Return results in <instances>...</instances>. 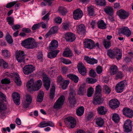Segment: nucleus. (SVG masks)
Returning <instances> with one entry per match:
<instances>
[{"label":"nucleus","instance_id":"f257e3e1","mask_svg":"<svg viewBox=\"0 0 133 133\" xmlns=\"http://www.w3.org/2000/svg\"><path fill=\"white\" fill-rule=\"evenodd\" d=\"M107 54L110 58H116L118 60L120 59L122 56L121 51L118 48H114L113 50H108L107 51Z\"/></svg>","mask_w":133,"mask_h":133},{"label":"nucleus","instance_id":"f03ea898","mask_svg":"<svg viewBox=\"0 0 133 133\" xmlns=\"http://www.w3.org/2000/svg\"><path fill=\"white\" fill-rule=\"evenodd\" d=\"M21 44L22 46L28 49H33L37 46V44L34 39L30 37L22 41Z\"/></svg>","mask_w":133,"mask_h":133},{"label":"nucleus","instance_id":"7ed1b4c3","mask_svg":"<svg viewBox=\"0 0 133 133\" xmlns=\"http://www.w3.org/2000/svg\"><path fill=\"white\" fill-rule=\"evenodd\" d=\"M84 47L85 48L92 49L96 48L97 49H100L99 43H97L95 44L94 42L90 39H86L84 42Z\"/></svg>","mask_w":133,"mask_h":133},{"label":"nucleus","instance_id":"20e7f679","mask_svg":"<svg viewBox=\"0 0 133 133\" xmlns=\"http://www.w3.org/2000/svg\"><path fill=\"white\" fill-rule=\"evenodd\" d=\"M35 67L31 64L25 65L23 68V72L25 75H28L35 70Z\"/></svg>","mask_w":133,"mask_h":133},{"label":"nucleus","instance_id":"39448f33","mask_svg":"<svg viewBox=\"0 0 133 133\" xmlns=\"http://www.w3.org/2000/svg\"><path fill=\"white\" fill-rule=\"evenodd\" d=\"M16 54V57L18 62H24V58L26 55L23 51H19L17 52Z\"/></svg>","mask_w":133,"mask_h":133},{"label":"nucleus","instance_id":"423d86ee","mask_svg":"<svg viewBox=\"0 0 133 133\" xmlns=\"http://www.w3.org/2000/svg\"><path fill=\"white\" fill-rule=\"evenodd\" d=\"M127 85L125 81H123L118 83L116 85L115 90L118 93L121 92L123 91L124 88Z\"/></svg>","mask_w":133,"mask_h":133},{"label":"nucleus","instance_id":"0eeeda50","mask_svg":"<svg viewBox=\"0 0 133 133\" xmlns=\"http://www.w3.org/2000/svg\"><path fill=\"white\" fill-rule=\"evenodd\" d=\"M73 17L76 20L80 19L82 17L83 12L80 9H77L74 10L73 12Z\"/></svg>","mask_w":133,"mask_h":133},{"label":"nucleus","instance_id":"6e6552de","mask_svg":"<svg viewBox=\"0 0 133 133\" xmlns=\"http://www.w3.org/2000/svg\"><path fill=\"white\" fill-rule=\"evenodd\" d=\"M117 14L121 19H125L128 18L130 13L123 9H121L117 12Z\"/></svg>","mask_w":133,"mask_h":133},{"label":"nucleus","instance_id":"1a4fd4ad","mask_svg":"<svg viewBox=\"0 0 133 133\" xmlns=\"http://www.w3.org/2000/svg\"><path fill=\"white\" fill-rule=\"evenodd\" d=\"M119 102L116 99L114 98L111 100L109 102V105L112 109H115L119 105Z\"/></svg>","mask_w":133,"mask_h":133},{"label":"nucleus","instance_id":"9d476101","mask_svg":"<svg viewBox=\"0 0 133 133\" xmlns=\"http://www.w3.org/2000/svg\"><path fill=\"white\" fill-rule=\"evenodd\" d=\"M64 99V96H60L55 103L54 106V108L55 109L59 108L63 104Z\"/></svg>","mask_w":133,"mask_h":133},{"label":"nucleus","instance_id":"9b49d317","mask_svg":"<svg viewBox=\"0 0 133 133\" xmlns=\"http://www.w3.org/2000/svg\"><path fill=\"white\" fill-rule=\"evenodd\" d=\"M118 33L119 34H122L127 37L131 35V32L129 28L127 27H123L120 29Z\"/></svg>","mask_w":133,"mask_h":133},{"label":"nucleus","instance_id":"f8f14e48","mask_svg":"<svg viewBox=\"0 0 133 133\" xmlns=\"http://www.w3.org/2000/svg\"><path fill=\"white\" fill-rule=\"evenodd\" d=\"M124 128L126 132H129L132 130L131 122L129 119L126 120L124 123Z\"/></svg>","mask_w":133,"mask_h":133},{"label":"nucleus","instance_id":"ddd939ff","mask_svg":"<svg viewBox=\"0 0 133 133\" xmlns=\"http://www.w3.org/2000/svg\"><path fill=\"white\" fill-rule=\"evenodd\" d=\"M43 82L44 86L46 89L49 90L50 85L51 82L49 77L46 75L43 76Z\"/></svg>","mask_w":133,"mask_h":133},{"label":"nucleus","instance_id":"4468645a","mask_svg":"<svg viewBox=\"0 0 133 133\" xmlns=\"http://www.w3.org/2000/svg\"><path fill=\"white\" fill-rule=\"evenodd\" d=\"M123 114L125 116L129 117L132 118L133 116V111L130 109L125 108L122 110Z\"/></svg>","mask_w":133,"mask_h":133},{"label":"nucleus","instance_id":"2eb2a0df","mask_svg":"<svg viewBox=\"0 0 133 133\" xmlns=\"http://www.w3.org/2000/svg\"><path fill=\"white\" fill-rule=\"evenodd\" d=\"M78 70L80 74L82 75H85L86 74V69L82 63H80L77 65Z\"/></svg>","mask_w":133,"mask_h":133},{"label":"nucleus","instance_id":"dca6fc26","mask_svg":"<svg viewBox=\"0 0 133 133\" xmlns=\"http://www.w3.org/2000/svg\"><path fill=\"white\" fill-rule=\"evenodd\" d=\"M32 101V98L29 95L27 94L26 96L25 101L23 103V106L25 108H28L31 104Z\"/></svg>","mask_w":133,"mask_h":133},{"label":"nucleus","instance_id":"f3484780","mask_svg":"<svg viewBox=\"0 0 133 133\" xmlns=\"http://www.w3.org/2000/svg\"><path fill=\"white\" fill-rule=\"evenodd\" d=\"M12 97L15 104L18 105L20 104V99L19 94L17 92H14L12 94Z\"/></svg>","mask_w":133,"mask_h":133},{"label":"nucleus","instance_id":"a211bd4d","mask_svg":"<svg viewBox=\"0 0 133 133\" xmlns=\"http://www.w3.org/2000/svg\"><path fill=\"white\" fill-rule=\"evenodd\" d=\"M66 121L71 128H74L76 125V121L73 117H68L66 119Z\"/></svg>","mask_w":133,"mask_h":133},{"label":"nucleus","instance_id":"6ab92c4d","mask_svg":"<svg viewBox=\"0 0 133 133\" xmlns=\"http://www.w3.org/2000/svg\"><path fill=\"white\" fill-rule=\"evenodd\" d=\"M65 39L66 41L72 42L76 39V37L74 34L72 32H68L65 35Z\"/></svg>","mask_w":133,"mask_h":133},{"label":"nucleus","instance_id":"aec40b11","mask_svg":"<svg viewBox=\"0 0 133 133\" xmlns=\"http://www.w3.org/2000/svg\"><path fill=\"white\" fill-rule=\"evenodd\" d=\"M69 100L71 106L72 107H74L76 102L75 99V95L72 92L70 93Z\"/></svg>","mask_w":133,"mask_h":133},{"label":"nucleus","instance_id":"412c9836","mask_svg":"<svg viewBox=\"0 0 133 133\" xmlns=\"http://www.w3.org/2000/svg\"><path fill=\"white\" fill-rule=\"evenodd\" d=\"M54 126L53 123L51 121H43L41 122L38 125V126L40 128H42L46 127L48 126L52 127Z\"/></svg>","mask_w":133,"mask_h":133},{"label":"nucleus","instance_id":"4be33fe9","mask_svg":"<svg viewBox=\"0 0 133 133\" xmlns=\"http://www.w3.org/2000/svg\"><path fill=\"white\" fill-rule=\"evenodd\" d=\"M102 103L101 95H95L94 96L93 103L95 104H100Z\"/></svg>","mask_w":133,"mask_h":133},{"label":"nucleus","instance_id":"5701e85b","mask_svg":"<svg viewBox=\"0 0 133 133\" xmlns=\"http://www.w3.org/2000/svg\"><path fill=\"white\" fill-rule=\"evenodd\" d=\"M58 31L57 27L56 26H54L51 28L48 32L45 35L46 38L51 36L52 34L56 33Z\"/></svg>","mask_w":133,"mask_h":133},{"label":"nucleus","instance_id":"b1692460","mask_svg":"<svg viewBox=\"0 0 133 133\" xmlns=\"http://www.w3.org/2000/svg\"><path fill=\"white\" fill-rule=\"evenodd\" d=\"M86 91L85 85L82 84L79 87L77 91V94L79 95L83 96L86 93Z\"/></svg>","mask_w":133,"mask_h":133},{"label":"nucleus","instance_id":"393cba45","mask_svg":"<svg viewBox=\"0 0 133 133\" xmlns=\"http://www.w3.org/2000/svg\"><path fill=\"white\" fill-rule=\"evenodd\" d=\"M58 46V43L57 41L53 40L50 43L49 46V48L51 50H52L57 48Z\"/></svg>","mask_w":133,"mask_h":133},{"label":"nucleus","instance_id":"a878e982","mask_svg":"<svg viewBox=\"0 0 133 133\" xmlns=\"http://www.w3.org/2000/svg\"><path fill=\"white\" fill-rule=\"evenodd\" d=\"M6 109V105L4 104L3 103L0 101V118H2L5 116L4 113L2 111Z\"/></svg>","mask_w":133,"mask_h":133},{"label":"nucleus","instance_id":"bb28decb","mask_svg":"<svg viewBox=\"0 0 133 133\" xmlns=\"http://www.w3.org/2000/svg\"><path fill=\"white\" fill-rule=\"evenodd\" d=\"M95 120L96 124L99 127H102L104 124V120L101 117L96 118Z\"/></svg>","mask_w":133,"mask_h":133},{"label":"nucleus","instance_id":"cd10ccee","mask_svg":"<svg viewBox=\"0 0 133 133\" xmlns=\"http://www.w3.org/2000/svg\"><path fill=\"white\" fill-rule=\"evenodd\" d=\"M84 59L87 62L91 64H94L97 63V60L94 58H91L88 56L84 57Z\"/></svg>","mask_w":133,"mask_h":133},{"label":"nucleus","instance_id":"c85d7f7f","mask_svg":"<svg viewBox=\"0 0 133 133\" xmlns=\"http://www.w3.org/2000/svg\"><path fill=\"white\" fill-rule=\"evenodd\" d=\"M59 50H56L55 51L49 52L48 54V57L50 58H53L55 57L57 55V54L59 52Z\"/></svg>","mask_w":133,"mask_h":133},{"label":"nucleus","instance_id":"c756f323","mask_svg":"<svg viewBox=\"0 0 133 133\" xmlns=\"http://www.w3.org/2000/svg\"><path fill=\"white\" fill-rule=\"evenodd\" d=\"M107 110L104 106H102L99 107L97 109V111L98 114L101 115H104L105 114Z\"/></svg>","mask_w":133,"mask_h":133},{"label":"nucleus","instance_id":"7c9ffc66","mask_svg":"<svg viewBox=\"0 0 133 133\" xmlns=\"http://www.w3.org/2000/svg\"><path fill=\"white\" fill-rule=\"evenodd\" d=\"M77 30L79 34H84L86 32L85 26L83 24H81L78 25Z\"/></svg>","mask_w":133,"mask_h":133},{"label":"nucleus","instance_id":"2f4dec72","mask_svg":"<svg viewBox=\"0 0 133 133\" xmlns=\"http://www.w3.org/2000/svg\"><path fill=\"white\" fill-rule=\"evenodd\" d=\"M58 11L59 14L63 16L65 15L68 12L66 8L63 6L59 7Z\"/></svg>","mask_w":133,"mask_h":133},{"label":"nucleus","instance_id":"473e14b6","mask_svg":"<svg viewBox=\"0 0 133 133\" xmlns=\"http://www.w3.org/2000/svg\"><path fill=\"white\" fill-rule=\"evenodd\" d=\"M117 67L115 65H112L110 68V73L111 75H114L116 74L118 71Z\"/></svg>","mask_w":133,"mask_h":133},{"label":"nucleus","instance_id":"72a5a7b5","mask_svg":"<svg viewBox=\"0 0 133 133\" xmlns=\"http://www.w3.org/2000/svg\"><path fill=\"white\" fill-rule=\"evenodd\" d=\"M34 83L33 82V79H31L30 80L28 81L27 84V87L28 89H30L31 90L34 91Z\"/></svg>","mask_w":133,"mask_h":133},{"label":"nucleus","instance_id":"f704fd0d","mask_svg":"<svg viewBox=\"0 0 133 133\" xmlns=\"http://www.w3.org/2000/svg\"><path fill=\"white\" fill-rule=\"evenodd\" d=\"M63 55L65 57H69L72 55V53L71 50L68 48L66 49L64 51Z\"/></svg>","mask_w":133,"mask_h":133},{"label":"nucleus","instance_id":"c9c22d12","mask_svg":"<svg viewBox=\"0 0 133 133\" xmlns=\"http://www.w3.org/2000/svg\"><path fill=\"white\" fill-rule=\"evenodd\" d=\"M67 77L73 81L75 83H77L78 81V77L75 75L69 74L67 75Z\"/></svg>","mask_w":133,"mask_h":133},{"label":"nucleus","instance_id":"e433bc0d","mask_svg":"<svg viewBox=\"0 0 133 133\" xmlns=\"http://www.w3.org/2000/svg\"><path fill=\"white\" fill-rule=\"evenodd\" d=\"M42 82L40 79L38 80L34 85V91H37L40 89L42 86Z\"/></svg>","mask_w":133,"mask_h":133},{"label":"nucleus","instance_id":"4c0bfd02","mask_svg":"<svg viewBox=\"0 0 133 133\" xmlns=\"http://www.w3.org/2000/svg\"><path fill=\"white\" fill-rule=\"evenodd\" d=\"M98 27L99 29H105L107 27V25L103 20L99 21L98 22Z\"/></svg>","mask_w":133,"mask_h":133},{"label":"nucleus","instance_id":"58836bf2","mask_svg":"<svg viewBox=\"0 0 133 133\" xmlns=\"http://www.w3.org/2000/svg\"><path fill=\"white\" fill-rule=\"evenodd\" d=\"M15 83L18 85H20L22 84V82L18 74L17 73H16L15 74Z\"/></svg>","mask_w":133,"mask_h":133},{"label":"nucleus","instance_id":"ea45409f","mask_svg":"<svg viewBox=\"0 0 133 133\" xmlns=\"http://www.w3.org/2000/svg\"><path fill=\"white\" fill-rule=\"evenodd\" d=\"M44 94L43 91H41L39 93L37 99L38 102H41L43 100Z\"/></svg>","mask_w":133,"mask_h":133},{"label":"nucleus","instance_id":"a19ab883","mask_svg":"<svg viewBox=\"0 0 133 133\" xmlns=\"http://www.w3.org/2000/svg\"><path fill=\"white\" fill-rule=\"evenodd\" d=\"M55 85H52L50 89V97L51 99L53 98L55 96Z\"/></svg>","mask_w":133,"mask_h":133},{"label":"nucleus","instance_id":"79ce46f5","mask_svg":"<svg viewBox=\"0 0 133 133\" xmlns=\"http://www.w3.org/2000/svg\"><path fill=\"white\" fill-rule=\"evenodd\" d=\"M104 10L106 14L110 15H111L113 12V8L110 7H106L104 9Z\"/></svg>","mask_w":133,"mask_h":133},{"label":"nucleus","instance_id":"37998d69","mask_svg":"<svg viewBox=\"0 0 133 133\" xmlns=\"http://www.w3.org/2000/svg\"><path fill=\"white\" fill-rule=\"evenodd\" d=\"M3 56L6 58H9L10 56V53L9 51L6 50H4L2 51Z\"/></svg>","mask_w":133,"mask_h":133},{"label":"nucleus","instance_id":"c03bdc74","mask_svg":"<svg viewBox=\"0 0 133 133\" xmlns=\"http://www.w3.org/2000/svg\"><path fill=\"white\" fill-rule=\"evenodd\" d=\"M84 109L83 107H81L78 108L76 111L77 115L78 116H81L83 114Z\"/></svg>","mask_w":133,"mask_h":133},{"label":"nucleus","instance_id":"a18cd8bd","mask_svg":"<svg viewBox=\"0 0 133 133\" xmlns=\"http://www.w3.org/2000/svg\"><path fill=\"white\" fill-rule=\"evenodd\" d=\"M96 4L101 6H104L106 5L105 0H95Z\"/></svg>","mask_w":133,"mask_h":133},{"label":"nucleus","instance_id":"49530a36","mask_svg":"<svg viewBox=\"0 0 133 133\" xmlns=\"http://www.w3.org/2000/svg\"><path fill=\"white\" fill-rule=\"evenodd\" d=\"M112 118V120L116 123H118L119 120V117L117 114H113Z\"/></svg>","mask_w":133,"mask_h":133},{"label":"nucleus","instance_id":"de8ad7c7","mask_svg":"<svg viewBox=\"0 0 133 133\" xmlns=\"http://www.w3.org/2000/svg\"><path fill=\"white\" fill-rule=\"evenodd\" d=\"M101 87L99 85L96 86L95 95H101Z\"/></svg>","mask_w":133,"mask_h":133},{"label":"nucleus","instance_id":"09e8293b","mask_svg":"<svg viewBox=\"0 0 133 133\" xmlns=\"http://www.w3.org/2000/svg\"><path fill=\"white\" fill-rule=\"evenodd\" d=\"M103 91L106 94H109L111 92L110 89L107 85H104L103 87Z\"/></svg>","mask_w":133,"mask_h":133},{"label":"nucleus","instance_id":"8fccbe9b","mask_svg":"<svg viewBox=\"0 0 133 133\" xmlns=\"http://www.w3.org/2000/svg\"><path fill=\"white\" fill-rule=\"evenodd\" d=\"M88 14L89 16H92L94 15V9L92 6L88 7Z\"/></svg>","mask_w":133,"mask_h":133},{"label":"nucleus","instance_id":"3c124183","mask_svg":"<svg viewBox=\"0 0 133 133\" xmlns=\"http://www.w3.org/2000/svg\"><path fill=\"white\" fill-rule=\"evenodd\" d=\"M8 24L12 26L14 24V18L13 17L10 16L6 18Z\"/></svg>","mask_w":133,"mask_h":133},{"label":"nucleus","instance_id":"603ef678","mask_svg":"<svg viewBox=\"0 0 133 133\" xmlns=\"http://www.w3.org/2000/svg\"><path fill=\"white\" fill-rule=\"evenodd\" d=\"M116 74L115 78L116 80H117L119 79H121L123 77V74L121 71H118Z\"/></svg>","mask_w":133,"mask_h":133},{"label":"nucleus","instance_id":"864d4df0","mask_svg":"<svg viewBox=\"0 0 133 133\" xmlns=\"http://www.w3.org/2000/svg\"><path fill=\"white\" fill-rule=\"evenodd\" d=\"M94 89L92 87L89 88L88 89L87 92V96L88 97L92 96L94 92Z\"/></svg>","mask_w":133,"mask_h":133},{"label":"nucleus","instance_id":"5fc2aeb1","mask_svg":"<svg viewBox=\"0 0 133 133\" xmlns=\"http://www.w3.org/2000/svg\"><path fill=\"white\" fill-rule=\"evenodd\" d=\"M64 80V79L60 75L58 76L57 79V82L58 84L62 86V84Z\"/></svg>","mask_w":133,"mask_h":133},{"label":"nucleus","instance_id":"6e6d98bb","mask_svg":"<svg viewBox=\"0 0 133 133\" xmlns=\"http://www.w3.org/2000/svg\"><path fill=\"white\" fill-rule=\"evenodd\" d=\"M69 83V81L68 80L63 81V84H62V87L63 89H65L67 87Z\"/></svg>","mask_w":133,"mask_h":133},{"label":"nucleus","instance_id":"4d7b16f0","mask_svg":"<svg viewBox=\"0 0 133 133\" xmlns=\"http://www.w3.org/2000/svg\"><path fill=\"white\" fill-rule=\"evenodd\" d=\"M17 3V2L16 1H13L10 2L7 4L6 5V7L7 8H10L14 6Z\"/></svg>","mask_w":133,"mask_h":133},{"label":"nucleus","instance_id":"13d9d810","mask_svg":"<svg viewBox=\"0 0 133 133\" xmlns=\"http://www.w3.org/2000/svg\"><path fill=\"white\" fill-rule=\"evenodd\" d=\"M60 59L61 62L66 64H68L71 63V62L69 59L63 58H61Z\"/></svg>","mask_w":133,"mask_h":133},{"label":"nucleus","instance_id":"bf43d9fd","mask_svg":"<svg viewBox=\"0 0 133 133\" xmlns=\"http://www.w3.org/2000/svg\"><path fill=\"white\" fill-rule=\"evenodd\" d=\"M50 15V13L48 12L42 18V19L46 21L45 23H47L48 21L49 20V16Z\"/></svg>","mask_w":133,"mask_h":133},{"label":"nucleus","instance_id":"052dcab7","mask_svg":"<svg viewBox=\"0 0 133 133\" xmlns=\"http://www.w3.org/2000/svg\"><path fill=\"white\" fill-rule=\"evenodd\" d=\"M5 39L9 43H11L13 42L12 37L10 35H7L5 37Z\"/></svg>","mask_w":133,"mask_h":133},{"label":"nucleus","instance_id":"680f3d73","mask_svg":"<svg viewBox=\"0 0 133 133\" xmlns=\"http://www.w3.org/2000/svg\"><path fill=\"white\" fill-rule=\"evenodd\" d=\"M103 44L105 48L107 49L110 46L111 43L110 41H107L106 40H105L103 41Z\"/></svg>","mask_w":133,"mask_h":133},{"label":"nucleus","instance_id":"e2e57ef3","mask_svg":"<svg viewBox=\"0 0 133 133\" xmlns=\"http://www.w3.org/2000/svg\"><path fill=\"white\" fill-rule=\"evenodd\" d=\"M86 80L89 83L91 84L94 83L97 81V80L96 79L91 78H87Z\"/></svg>","mask_w":133,"mask_h":133},{"label":"nucleus","instance_id":"0e129e2a","mask_svg":"<svg viewBox=\"0 0 133 133\" xmlns=\"http://www.w3.org/2000/svg\"><path fill=\"white\" fill-rule=\"evenodd\" d=\"M69 24L67 23H64L63 24L62 26L63 29L65 30H66L69 29Z\"/></svg>","mask_w":133,"mask_h":133},{"label":"nucleus","instance_id":"69168bd1","mask_svg":"<svg viewBox=\"0 0 133 133\" xmlns=\"http://www.w3.org/2000/svg\"><path fill=\"white\" fill-rule=\"evenodd\" d=\"M40 27V24H34L32 27V29L33 30H35L39 28Z\"/></svg>","mask_w":133,"mask_h":133},{"label":"nucleus","instance_id":"338daca9","mask_svg":"<svg viewBox=\"0 0 133 133\" xmlns=\"http://www.w3.org/2000/svg\"><path fill=\"white\" fill-rule=\"evenodd\" d=\"M1 82L3 84H9L10 83V81L9 79L5 78L2 80Z\"/></svg>","mask_w":133,"mask_h":133},{"label":"nucleus","instance_id":"774afa93","mask_svg":"<svg viewBox=\"0 0 133 133\" xmlns=\"http://www.w3.org/2000/svg\"><path fill=\"white\" fill-rule=\"evenodd\" d=\"M62 19L60 17L55 18L54 21L55 23L60 24L62 22Z\"/></svg>","mask_w":133,"mask_h":133}]
</instances>
